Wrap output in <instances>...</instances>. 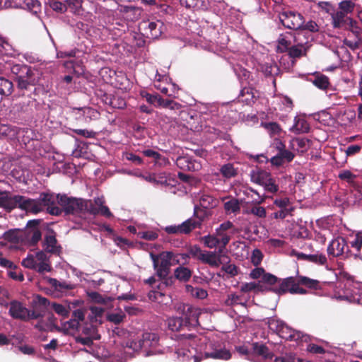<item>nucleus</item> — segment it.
Listing matches in <instances>:
<instances>
[{
    "mask_svg": "<svg viewBox=\"0 0 362 362\" xmlns=\"http://www.w3.org/2000/svg\"><path fill=\"white\" fill-rule=\"evenodd\" d=\"M175 337L180 346L175 353L183 361L193 359V362H200L204 358L227 361L231 358L225 342L217 338L199 337L194 334H176Z\"/></svg>",
    "mask_w": 362,
    "mask_h": 362,
    "instance_id": "1",
    "label": "nucleus"
},
{
    "mask_svg": "<svg viewBox=\"0 0 362 362\" xmlns=\"http://www.w3.org/2000/svg\"><path fill=\"white\" fill-rule=\"evenodd\" d=\"M104 204L105 199L103 197H95L93 200H86L69 197L63 194L59 199V206L66 214H71L80 217H82L86 213L93 215L100 214L106 217H111L112 216V213Z\"/></svg>",
    "mask_w": 362,
    "mask_h": 362,
    "instance_id": "2",
    "label": "nucleus"
},
{
    "mask_svg": "<svg viewBox=\"0 0 362 362\" xmlns=\"http://www.w3.org/2000/svg\"><path fill=\"white\" fill-rule=\"evenodd\" d=\"M264 283L267 284L269 287L267 290L274 293L281 295L289 292L291 293L305 294L306 290L300 288V284L305 285L309 288H315L318 284V281L314 280L305 276H293L285 279H279L276 276L267 274L263 276Z\"/></svg>",
    "mask_w": 362,
    "mask_h": 362,
    "instance_id": "3",
    "label": "nucleus"
},
{
    "mask_svg": "<svg viewBox=\"0 0 362 362\" xmlns=\"http://www.w3.org/2000/svg\"><path fill=\"white\" fill-rule=\"evenodd\" d=\"M125 353L132 354L141 351L145 356L163 354L165 349L159 343V337L156 333L146 332L138 341H128L124 347Z\"/></svg>",
    "mask_w": 362,
    "mask_h": 362,
    "instance_id": "4",
    "label": "nucleus"
},
{
    "mask_svg": "<svg viewBox=\"0 0 362 362\" xmlns=\"http://www.w3.org/2000/svg\"><path fill=\"white\" fill-rule=\"evenodd\" d=\"M150 257L156 275L162 281V284L165 286L171 285L173 278H168V276L170 273V267L180 263L178 255L172 252L165 251L158 255L150 253Z\"/></svg>",
    "mask_w": 362,
    "mask_h": 362,
    "instance_id": "5",
    "label": "nucleus"
},
{
    "mask_svg": "<svg viewBox=\"0 0 362 362\" xmlns=\"http://www.w3.org/2000/svg\"><path fill=\"white\" fill-rule=\"evenodd\" d=\"M22 265L26 268L37 270L40 273L49 272L51 270L48 257L42 251L29 253L27 257L23 259Z\"/></svg>",
    "mask_w": 362,
    "mask_h": 362,
    "instance_id": "6",
    "label": "nucleus"
},
{
    "mask_svg": "<svg viewBox=\"0 0 362 362\" xmlns=\"http://www.w3.org/2000/svg\"><path fill=\"white\" fill-rule=\"evenodd\" d=\"M9 306L8 313L14 319L28 321L31 319H38L42 317L41 313L34 310H28L22 303L17 300H12L8 305Z\"/></svg>",
    "mask_w": 362,
    "mask_h": 362,
    "instance_id": "7",
    "label": "nucleus"
},
{
    "mask_svg": "<svg viewBox=\"0 0 362 362\" xmlns=\"http://www.w3.org/2000/svg\"><path fill=\"white\" fill-rule=\"evenodd\" d=\"M177 312L182 315L185 326L196 327L199 325V316L201 310L189 304L180 303L177 305Z\"/></svg>",
    "mask_w": 362,
    "mask_h": 362,
    "instance_id": "8",
    "label": "nucleus"
},
{
    "mask_svg": "<svg viewBox=\"0 0 362 362\" xmlns=\"http://www.w3.org/2000/svg\"><path fill=\"white\" fill-rule=\"evenodd\" d=\"M40 220L33 219L27 223L25 229L22 235V240L27 245L33 246L41 239L42 234L40 228Z\"/></svg>",
    "mask_w": 362,
    "mask_h": 362,
    "instance_id": "9",
    "label": "nucleus"
},
{
    "mask_svg": "<svg viewBox=\"0 0 362 362\" xmlns=\"http://www.w3.org/2000/svg\"><path fill=\"white\" fill-rule=\"evenodd\" d=\"M60 194H54L52 193H42L39 197L40 201L42 211L47 209V211L52 215H59L62 209L59 207Z\"/></svg>",
    "mask_w": 362,
    "mask_h": 362,
    "instance_id": "10",
    "label": "nucleus"
},
{
    "mask_svg": "<svg viewBox=\"0 0 362 362\" xmlns=\"http://www.w3.org/2000/svg\"><path fill=\"white\" fill-rule=\"evenodd\" d=\"M235 230L236 229L233 223L230 221H226L216 228L214 234L221 242V247L226 248Z\"/></svg>",
    "mask_w": 362,
    "mask_h": 362,
    "instance_id": "11",
    "label": "nucleus"
},
{
    "mask_svg": "<svg viewBox=\"0 0 362 362\" xmlns=\"http://www.w3.org/2000/svg\"><path fill=\"white\" fill-rule=\"evenodd\" d=\"M139 29L144 31V35L151 39H157L164 32L165 26L160 21H144L139 24Z\"/></svg>",
    "mask_w": 362,
    "mask_h": 362,
    "instance_id": "12",
    "label": "nucleus"
},
{
    "mask_svg": "<svg viewBox=\"0 0 362 362\" xmlns=\"http://www.w3.org/2000/svg\"><path fill=\"white\" fill-rule=\"evenodd\" d=\"M279 19L282 24L287 28L300 30L305 23L303 16L292 11H284L280 13Z\"/></svg>",
    "mask_w": 362,
    "mask_h": 362,
    "instance_id": "13",
    "label": "nucleus"
},
{
    "mask_svg": "<svg viewBox=\"0 0 362 362\" xmlns=\"http://www.w3.org/2000/svg\"><path fill=\"white\" fill-rule=\"evenodd\" d=\"M16 207L28 213L36 214L42 211L41 204L39 199H33L24 196L16 195Z\"/></svg>",
    "mask_w": 362,
    "mask_h": 362,
    "instance_id": "14",
    "label": "nucleus"
},
{
    "mask_svg": "<svg viewBox=\"0 0 362 362\" xmlns=\"http://www.w3.org/2000/svg\"><path fill=\"white\" fill-rule=\"evenodd\" d=\"M305 34L303 31L297 33V36L295 37V45H292L288 49V54L291 58H298L306 54V52L310 47V44L307 40L303 42L301 40Z\"/></svg>",
    "mask_w": 362,
    "mask_h": 362,
    "instance_id": "15",
    "label": "nucleus"
},
{
    "mask_svg": "<svg viewBox=\"0 0 362 362\" xmlns=\"http://www.w3.org/2000/svg\"><path fill=\"white\" fill-rule=\"evenodd\" d=\"M349 246L344 238L337 237L333 239L327 247V253L332 257H348Z\"/></svg>",
    "mask_w": 362,
    "mask_h": 362,
    "instance_id": "16",
    "label": "nucleus"
},
{
    "mask_svg": "<svg viewBox=\"0 0 362 362\" xmlns=\"http://www.w3.org/2000/svg\"><path fill=\"white\" fill-rule=\"evenodd\" d=\"M252 355L253 362H269L272 357L273 354L269 351L268 348L262 343H253L252 344Z\"/></svg>",
    "mask_w": 362,
    "mask_h": 362,
    "instance_id": "17",
    "label": "nucleus"
},
{
    "mask_svg": "<svg viewBox=\"0 0 362 362\" xmlns=\"http://www.w3.org/2000/svg\"><path fill=\"white\" fill-rule=\"evenodd\" d=\"M199 207L195 205L194 207V216L197 218L198 220L190 218L180 224L182 234H188L192 230L201 227L204 216L199 214Z\"/></svg>",
    "mask_w": 362,
    "mask_h": 362,
    "instance_id": "18",
    "label": "nucleus"
},
{
    "mask_svg": "<svg viewBox=\"0 0 362 362\" xmlns=\"http://www.w3.org/2000/svg\"><path fill=\"white\" fill-rule=\"evenodd\" d=\"M335 298L340 300H346L362 305V284H354L352 288L347 291L344 295L335 296Z\"/></svg>",
    "mask_w": 362,
    "mask_h": 362,
    "instance_id": "19",
    "label": "nucleus"
},
{
    "mask_svg": "<svg viewBox=\"0 0 362 362\" xmlns=\"http://www.w3.org/2000/svg\"><path fill=\"white\" fill-rule=\"evenodd\" d=\"M278 335L282 339L296 341H307L308 339L307 335L293 329L286 324L282 326Z\"/></svg>",
    "mask_w": 362,
    "mask_h": 362,
    "instance_id": "20",
    "label": "nucleus"
},
{
    "mask_svg": "<svg viewBox=\"0 0 362 362\" xmlns=\"http://www.w3.org/2000/svg\"><path fill=\"white\" fill-rule=\"evenodd\" d=\"M223 209L226 215H237L240 211L241 202L234 197H223Z\"/></svg>",
    "mask_w": 362,
    "mask_h": 362,
    "instance_id": "21",
    "label": "nucleus"
},
{
    "mask_svg": "<svg viewBox=\"0 0 362 362\" xmlns=\"http://www.w3.org/2000/svg\"><path fill=\"white\" fill-rule=\"evenodd\" d=\"M220 253L205 250L200 261L211 267L218 268L222 264L221 258L223 257Z\"/></svg>",
    "mask_w": 362,
    "mask_h": 362,
    "instance_id": "22",
    "label": "nucleus"
},
{
    "mask_svg": "<svg viewBox=\"0 0 362 362\" xmlns=\"http://www.w3.org/2000/svg\"><path fill=\"white\" fill-rule=\"evenodd\" d=\"M43 247L45 251L53 254H59L61 250V247L57 243L55 234L51 231L45 237Z\"/></svg>",
    "mask_w": 362,
    "mask_h": 362,
    "instance_id": "23",
    "label": "nucleus"
},
{
    "mask_svg": "<svg viewBox=\"0 0 362 362\" xmlns=\"http://www.w3.org/2000/svg\"><path fill=\"white\" fill-rule=\"evenodd\" d=\"M296 36L297 33L293 34L291 32H287L281 35L278 39L277 50L280 52L288 50L292 46V42H295V37Z\"/></svg>",
    "mask_w": 362,
    "mask_h": 362,
    "instance_id": "24",
    "label": "nucleus"
},
{
    "mask_svg": "<svg viewBox=\"0 0 362 362\" xmlns=\"http://www.w3.org/2000/svg\"><path fill=\"white\" fill-rule=\"evenodd\" d=\"M167 80L168 77L165 75H161L157 71L155 76L154 86L158 90H160V92L163 93V94L173 97L175 93V90L177 89V87L175 84H168L169 86H171L173 88V93H169L168 87L163 86L161 84L162 81Z\"/></svg>",
    "mask_w": 362,
    "mask_h": 362,
    "instance_id": "25",
    "label": "nucleus"
},
{
    "mask_svg": "<svg viewBox=\"0 0 362 362\" xmlns=\"http://www.w3.org/2000/svg\"><path fill=\"white\" fill-rule=\"evenodd\" d=\"M176 165L183 170H197L200 164L192 161L188 156H180L176 160Z\"/></svg>",
    "mask_w": 362,
    "mask_h": 362,
    "instance_id": "26",
    "label": "nucleus"
},
{
    "mask_svg": "<svg viewBox=\"0 0 362 362\" xmlns=\"http://www.w3.org/2000/svg\"><path fill=\"white\" fill-rule=\"evenodd\" d=\"M310 129V125L303 116H296L294 118V124L290 130L295 134L306 133Z\"/></svg>",
    "mask_w": 362,
    "mask_h": 362,
    "instance_id": "27",
    "label": "nucleus"
},
{
    "mask_svg": "<svg viewBox=\"0 0 362 362\" xmlns=\"http://www.w3.org/2000/svg\"><path fill=\"white\" fill-rule=\"evenodd\" d=\"M181 117L187 121V127L194 132L202 130V125L199 123V117L197 115H189L187 112H182Z\"/></svg>",
    "mask_w": 362,
    "mask_h": 362,
    "instance_id": "28",
    "label": "nucleus"
},
{
    "mask_svg": "<svg viewBox=\"0 0 362 362\" xmlns=\"http://www.w3.org/2000/svg\"><path fill=\"white\" fill-rule=\"evenodd\" d=\"M199 204L204 209H213L218 205L219 201L211 194L203 192L197 196Z\"/></svg>",
    "mask_w": 362,
    "mask_h": 362,
    "instance_id": "29",
    "label": "nucleus"
},
{
    "mask_svg": "<svg viewBox=\"0 0 362 362\" xmlns=\"http://www.w3.org/2000/svg\"><path fill=\"white\" fill-rule=\"evenodd\" d=\"M271 174L264 170L255 169L250 172L251 181L254 183L262 186L270 177Z\"/></svg>",
    "mask_w": 362,
    "mask_h": 362,
    "instance_id": "30",
    "label": "nucleus"
},
{
    "mask_svg": "<svg viewBox=\"0 0 362 362\" xmlns=\"http://www.w3.org/2000/svg\"><path fill=\"white\" fill-rule=\"evenodd\" d=\"M158 287V290H152L149 291L148 294V298L151 301L157 302L158 303L167 304L168 301L165 300L167 297L161 291L163 287H167L165 284H162V281L156 286Z\"/></svg>",
    "mask_w": 362,
    "mask_h": 362,
    "instance_id": "31",
    "label": "nucleus"
},
{
    "mask_svg": "<svg viewBox=\"0 0 362 362\" xmlns=\"http://www.w3.org/2000/svg\"><path fill=\"white\" fill-rule=\"evenodd\" d=\"M290 147L293 151L304 153L310 147V141L305 138L293 139L290 142Z\"/></svg>",
    "mask_w": 362,
    "mask_h": 362,
    "instance_id": "32",
    "label": "nucleus"
},
{
    "mask_svg": "<svg viewBox=\"0 0 362 362\" xmlns=\"http://www.w3.org/2000/svg\"><path fill=\"white\" fill-rule=\"evenodd\" d=\"M201 241L209 249L218 248L219 252H221L225 249L221 247V242L214 233L202 237Z\"/></svg>",
    "mask_w": 362,
    "mask_h": 362,
    "instance_id": "33",
    "label": "nucleus"
},
{
    "mask_svg": "<svg viewBox=\"0 0 362 362\" xmlns=\"http://www.w3.org/2000/svg\"><path fill=\"white\" fill-rule=\"evenodd\" d=\"M47 282L54 290L59 292L72 290L75 288L74 285L69 282L65 281H59L54 278H48Z\"/></svg>",
    "mask_w": 362,
    "mask_h": 362,
    "instance_id": "34",
    "label": "nucleus"
},
{
    "mask_svg": "<svg viewBox=\"0 0 362 362\" xmlns=\"http://www.w3.org/2000/svg\"><path fill=\"white\" fill-rule=\"evenodd\" d=\"M16 195L9 197L6 192H0V207L11 211L16 207Z\"/></svg>",
    "mask_w": 362,
    "mask_h": 362,
    "instance_id": "35",
    "label": "nucleus"
},
{
    "mask_svg": "<svg viewBox=\"0 0 362 362\" xmlns=\"http://www.w3.org/2000/svg\"><path fill=\"white\" fill-rule=\"evenodd\" d=\"M182 5L187 8H193L196 9H206L208 7L207 0H180Z\"/></svg>",
    "mask_w": 362,
    "mask_h": 362,
    "instance_id": "36",
    "label": "nucleus"
},
{
    "mask_svg": "<svg viewBox=\"0 0 362 362\" xmlns=\"http://www.w3.org/2000/svg\"><path fill=\"white\" fill-rule=\"evenodd\" d=\"M174 275L181 281H187L192 276V272L187 267L180 266L175 269Z\"/></svg>",
    "mask_w": 362,
    "mask_h": 362,
    "instance_id": "37",
    "label": "nucleus"
},
{
    "mask_svg": "<svg viewBox=\"0 0 362 362\" xmlns=\"http://www.w3.org/2000/svg\"><path fill=\"white\" fill-rule=\"evenodd\" d=\"M244 194L254 204H259L264 202V197L261 196L256 190L252 188H247Z\"/></svg>",
    "mask_w": 362,
    "mask_h": 362,
    "instance_id": "38",
    "label": "nucleus"
},
{
    "mask_svg": "<svg viewBox=\"0 0 362 362\" xmlns=\"http://www.w3.org/2000/svg\"><path fill=\"white\" fill-rule=\"evenodd\" d=\"M234 72L235 73L241 83H247L250 76V73L245 68L240 64H236L233 67Z\"/></svg>",
    "mask_w": 362,
    "mask_h": 362,
    "instance_id": "39",
    "label": "nucleus"
},
{
    "mask_svg": "<svg viewBox=\"0 0 362 362\" xmlns=\"http://www.w3.org/2000/svg\"><path fill=\"white\" fill-rule=\"evenodd\" d=\"M11 71L12 74L20 76V75H25L26 76H30L32 74V71L30 69V67L26 66V65H22V64H13L11 66Z\"/></svg>",
    "mask_w": 362,
    "mask_h": 362,
    "instance_id": "40",
    "label": "nucleus"
},
{
    "mask_svg": "<svg viewBox=\"0 0 362 362\" xmlns=\"http://www.w3.org/2000/svg\"><path fill=\"white\" fill-rule=\"evenodd\" d=\"M261 125L271 136H279L281 132V129L276 122H262Z\"/></svg>",
    "mask_w": 362,
    "mask_h": 362,
    "instance_id": "41",
    "label": "nucleus"
},
{
    "mask_svg": "<svg viewBox=\"0 0 362 362\" xmlns=\"http://www.w3.org/2000/svg\"><path fill=\"white\" fill-rule=\"evenodd\" d=\"M187 291L190 293L193 297L199 299H204L207 297V291L199 287H193L190 285L186 286Z\"/></svg>",
    "mask_w": 362,
    "mask_h": 362,
    "instance_id": "42",
    "label": "nucleus"
},
{
    "mask_svg": "<svg viewBox=\"0 0 362 362\" xmlns=\"http://www.w3.org/2000/svg\"><path fill=\"white\" fill-rule=\"evenodd\" d=\"M240 98L241 100L243 103H245L247 105L251 104V103L254 102V99L255 98L253 90L250 88L245 87L242 89L240 92Z\"/></svg>",
    "mask_w": 362,
    "mask_h": 362,
    "instance_id": "43",
    "label": "nucleus"
},
{
    "mask_svg": "<svg viewBox=\"0 0 362 362\" xmlns=\"http://www.w3.org/2000/svg\"><path fill=\"white\" fill-rule=\"evenodd\" d=\"M168 326L172 331H178L182 327H185V324H183V319L182 317H173L168 320Z\"/></svg>",
    "mask_w": 362,
    "mask_h": 362,
    "instance_id": "44",
    "label": "nucleus"
},
{
    "mask_svg": "<svg viewBox=\"0 0 362 362\" xmlns=\"http://www.w3.org/2000/svg\"><path fill=\"white\" fill-rule=\"evenodd\" d=\"M13 90V83L8 79L0 76V94L1 95H8L11 94Z\"/></svg>",
    "mask_w": 362,
    "mask_h": 362,
    "instance_id": "45",
    "label": "nucleus"
},
{
    "mask_svg": "<svg viewBox=\"0 0 362 362\" xmlns=\"http://www.w3.org/2000/svg\"><path fill=\"white\" fill-rule=\"evenodd\" d=\"M220 172L221 175L227 179L233 177L237 175V169H235L231 163H227L221 166Z\"/></svg>",
    "mask_w": 362,
    "mask_h": 362,
    "instance_id": "46",
    "label": "nucleus"
},
{
    "mask_svg": "<svg viewBox=\"0 0 362 362\" xmlns=\"http://www.w3.org/2000/svg\"><path fill=\"white\" fill-rule=\"evenodd\" d=\"M313 84L322 90H325L329 84V78L325 75H317L313 81Z\"/></svg>",
    "mask_w": 362,
    "mask_h": 362,
    "instance_id": "47",
    "label": "nucleus"
},
{
    "mask_svg": "<svg viewBox=\"0 0 362 362\" xmlns=\"http://www.w3.org/2000/svg\"><path fill=\"white\" fill-rule=\"evenodd\" d=\"M52 309L59 315L66 317L69 314V308L68 306L59 304L56 303H53L50 305Z\"/></svg>",
    "mask_w": 362,
    "mask_h": 362,
    "instance_id": "48",
    "label": "nucleus"
},
{
    "mask_svg": "<svg viewBox=\"0 0 362 362\" xmlns=\"http://www.w3.org/2000/svg\"><path fill=\"white\" fill-rule=\"evenodd\" d=\"M267 324L269 329L278 334L285 323L276 317H271L268 320Z\"/></svg>",
    "mask_w": 362,
    "mask_h": 362,
    "instance_id": "49",
    "label": "nucleus"
},
{
    "mask_svg": "<svg viewBox=\"0 0 362 362\" xmlns=\"http://www.w3.org/2000/svg\"><path fill=\"white\" fill-rule=\"evenodd\" d=\"M262 286L259 283L248 282L243 283L240 286V291L244 293H248L250 291H263Z\"/></svg>",
    "mask_w": 362,
    "mask_h": 362,
    "instance_id": "50",
    "label": "nucleus"
},
{
    "mask_svg": "<svg viewBox=\"0 0 362 362\" xmlns=\"http://www.w3.org/2000/svg\"><path fill=\"white\" fill-rule=\"evenodd\" d=\"M40 2L38 0H24L21 6L34 13H37L40 8Z\"/></svg>",
    "mask_w": 362,
    "mask_h": 362,
    "instance_id": "51",
    "label": "nucleus"
},
{
    "mask_svg": "<svg viewBox=\"0 0 362 362\" xmlns=\"http://www.w3.org/2000/svg\"><path fill=\"white\" fill-rule=\"evenodd\" d=\"M308 262H313L319 265H325L327 263V257L322 253H315L309 255Z\"/></svg>",
    "mask_w": 362,
    "mask_h": 362,
    "instance_id": "52",
    "label": "nucleus"
},
{
    "mask_svg": "<svg viewBox=\"0 0 362 362\" xmlns=\"http://www.w3.org/2000/svg\"><path fill=\"white\" fill-rule=\"evenodd\" d=\"M274 204L279 209H293L291 201L288 197L276 198L274 201Z\"/></svg>",
    "mask_w": 362,
    "mask_h": 362,
    "instance_id": "53",
    "label": "nucleus"
},
{
    "mask_svg": "<svg viewBox=\"0 0 362 362\" xmlns=\"http://www.w3.org/2000/svg\"><path fill=\"white\" fill-rule=\"evenodd\" d=\"M124 317V313L119 310L108 313L107 315V319L108 321L113 322L115 325H118L122 322Z\"/></svg>",
    "mask_w": 362,
    "mask_h": 362,
    "instance_id": "54",
    "label": "nucleus"
},
{
    "mask_svg": "<svg viewBox=\"0 0 362 362\" xmlns=\"http://www.w3.org/2000/svg\"><path fill=\"white\" fill-rule=\"evenodd\" d=\"M225 304L228 306H233L235 305H244L241 296L235 293L229 294L225 300Z\"/></svg>",
    "mask_w": 362,
    "mask_h": 362,
    "instance_id": "55",
    "label": "nucleus"
},
{
    "mask_svg": "<svg viewBox=\"0 0 362 362\" xmlns=\"http://www.w3.org/2000/svg\"><path fill=\"white\" fill-rule=\"evenodd\" d=\"M109 104L113 108L122 109L126 106V101L123 98L119 95H113L110 98Z\"/></svg>",
    "mask_w": 362,
    "mask_h": 362,
    "instance_id": "56",
    "label": "nucleus"
},
{
    "mask_svg": "<svg viewBox=\"0 0 362 362\" xmlns=\"http://www.w3.org/2000/svg\"><path fill=\"white\" fill-rule=\"evenodd\" d=\"M138 237L146 240H155L158 238V233L156 230H139Z\"/></svg>",
    "mask_w": 362,
    "mask_h": 362,
    "instance_id": "57",
    "label": "nucleus"
},
{
    "mask_svg": "<svg viewBox=\"0 0 362 362\" xmlns=\"http://www.w3.org/2000/svg\"><path fill=\"white\" fill-rule=\"evenodd\" d=\"M264 190L270 193H276L279 190V186L273 179L272 175L267 180L266 182L262 185Z\"/></svg>",
    "mask_w": 362,
    "mask_h": 362,
    "instance_id": "58",
    "label": "nucleus"
},
{
    "mask_svg": "<svg viewBox=\"0 0 362 362\" xmlns=\"http://www.w3.org/2000/svg\"><path fill=\"white\" fill-rule=\"evenodd\" d=\"M345 13L337 11L332 16V23L334 28H340L344 23Z\"/></svg>",
    "mask_w": 362,
    "mask_h": 362,
    "instance_id": "59",
    "label": "nucleus"
},
{
    "mask_svg": "<svg viewBox=\"0 0 362 362\" xmlns=\"http://www.w3.org/2000/svg\"><path fill=\"white\" fill-rule=\"evenodd\" d=\"M355 4L349 0L342 1L339 4V8L340 11H343L344 13H351L354 8Z\"/></svg>",
    "mask_w": 362,
    "mask_h": 362,
    "instance_id": "60",
    "label": "nucleus"
},
{
    "mask_svg": "<svg viewBox=\"0 0 362 362\" xmlns=\"http://www.w3.org/2000/svg\"><path fill=\"white\" fill-rule=\"evenodd\" d=\"M204 251L205 250H202L201 247L197 245L191 246L188 250L189 255L199 261L201 260Z\"/></svg>",
    "mask_w": 362,
    "mask_h": 362,
    "instance_id": "61",
    "label": "nucleus"
},
{
    "mask_svg": "<svg viewBox=\"0 0 362 362\" xmlns=\"http://www.w3.org/2000/svg\"><path fill=\"white\" fill-rule=\"evenodd\" d=\"M237 351L242 356H245L246 358L251 361V359H253L252 355V345L249 348L247 346H240L236 347Z\"/></svg>",
    "mask_w": 362,
    "mask_h": 362,
    "instance_id": "62",
    "label": "nucleus"
},
{
    "mask_svg": "<svg viewBox=\"0 0 362 362\" xmlns=\"http://www.w3.org/2000/svg\"><path fill=\"white\" fill-rule=\"evenodd\" d=\"M338 177L342 180L348 182L349 183H353L356 176L353 174L350 170H343L339 173Z\"/></svg>",
    "mask_w": 362,
    "mask_h": 362,
    "instance_id": "63",
    "label": "nucleus"
},
{
    "mask_svg": "<svg viewBox=\"0 0 362 362\" xmlns=\"http://www.w3.org/2000/svg\"><path fill=\"white\" fill-rule=\"evenodd\" d=\"M318 362H339L337 360V353L333 351H327L325 356L319 358Z\"/></svg>",
    "mask_w": 362,
    "mask_h": 362,
    "instance_id": "64",
    "label": "nucleus"
}]
</instances>
